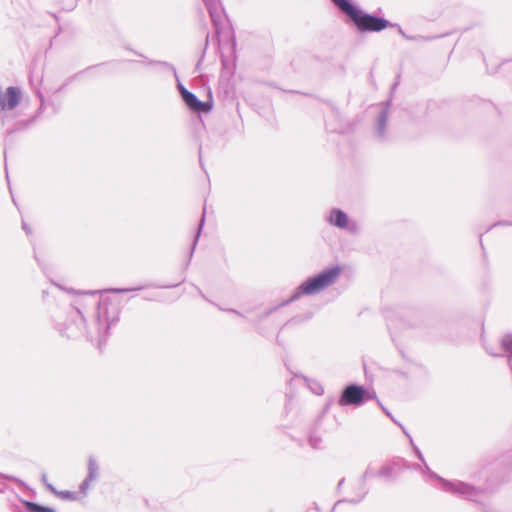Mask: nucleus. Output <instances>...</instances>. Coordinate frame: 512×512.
I'll list each match as a JSON object with an SVG mask.
<instances>
[{
    "label": "nucleus",
    "mask_w": 512,
    "mask_h": 512,
    "mask_svg": "<svg viewBox=\"0 0 512 512\" xmlns=\"http://www.w3.org/2000/svg\"><path fill=\"white\" fill-rule=\"evenodd\" d=\"M502 348L509 353L508 355V365L512 372V335H506L501 340Z\"/></svg>",
    "instance_id": "nucleus-15"
},
{
    "label": "nucleus",
    "mask_w": 512,
    "mask_h": 512,
    "mask_svg": "<svg viewBox=\"0 0 512 512\" xmlns=\"http://www.w3.org/2000/svg\"><path fill=\"white\" fill-rule=\"evenodd\" d=\"M182 99L185 105L193 112L208 113L212 109L211 102H204L199 100L194 93L188 91L187 89H183Z\"/></svg>",
    "instance_id": "nucleus-8"
},
{
    "label": "nucleus",
    "mask_w": 512,
    "mask_h": 512,
    "mask_svg": "<svg viewBox=\"0 0 512 512\" xmlns=\"http://www.w3.org/2000/svg\"><path fill=\"white\" fill-rule=\"evenodd\" d=\"M142 289V287H138V288H132V289H112L111 291L115 292V293H125V292H129V291H134V290H140Z\"/></svg>",
    "instance_id": "nucleus-24"
},
{
    "label": "nucleus",
    "mask_w": 512,
    "mask_h": 512,
    "mask_svg": "<svg viewBox=\"0 0 512 512\" xmlns=\"http://www.w3.org/2000/svg\"><path fill=\"white\" fill-rule=\"evenodd\" d=\"M22 503L28 512H55L53 508L42 506L35 502L23 500Z\"/></svg>",
    "instance_id": "nucleus-12"
},
{
    "label": "nucleus",
    "mask_w": 512,
    "mask_h": 512,
    "mask_svg": "<svg viewBox=\"0 0 512 512\" xmlns=\"http://www.w3.org/2000/svg\"><path fill=\"white\" fill-rule=\"evenodd\" d=\"M35 260L38 262L39 265H41V262L36 255H35Z\"/></svg>",
    "instance_id": "nucleus-32"
},
{
    "label": "nucleus",
    "mask_w": 512,
    "mask_h": 512,
    "mask_svg": "<svg viewBox=\"0 0 512 512\" xmlns=\"http://www.w3.org/2000/svg\"><path fill=\"white\" fill-rule=\"evenodd\" d=\"M203 2H204L205 5H209V6H211L213 4L212 3L213 0H203Z\"/></svg>",
    "instance_id": "nucleus-27"
},
{
    "label": "nucleus",
    "mask_w": 512,
    "mask_h": 512,
    "mask_svg": "<svg viewBox=\"0 0 512 512\" xmlns=\"http://www.w3.org/2000/svg\"><path fill=\"white\" fill-rule=\"evenodd\" d=\"M26 125L27 124L25 122L18 121V122L15 123V125L13 127L7 129V133L11 134V133H13V132H15L17 130L23 129V128L26 127Z\"/></svg>",
    "instance_id": "nucleus-22"
},
{
    "label": "nucleus",
    "mask_w": 512,
    "mask_h": 512,
    "mask_svg": "<svg viewBox=\"0 0 512 512\" xmlns=\"http://www.w3.org/2000/svg\"><path fill=\"white\" fill-rule=\"evenodd\" d=\"M91 482H93V480H88V478L86 477L83 482L80 484V487H79V492L81 494H83L84 496L87 494V491L90 487V484Z\"/></svg>",
    "instance_id": "nucleus-21"
},
{
    "label": "nucleus",
    "mask_w": 512,
    "mask_h": 512,
    "mask_svg": "<svg viewBox=\"0 0 512 512\" xmlns=\"http://www.w3.org/2000/svg\"><path fill=\"white\" fill-rule=\"evenodd\" d=\"M213 4L211 6L209 5H205L209 14H210V17H211V20L215 26V30H216V33L219 34L220 33V22H221V19H222V13H221V10L219 9L218 7V3H217V0H213L212 2Z\"/></svg>",
    "instance_id": "nucleus-11"
},
{
    "label": "nucleus",
    "mask_w": 512,
    "mask_h": 512,
    "mask_svg": "<svg viewBox=\"0 0 512 512\" xmlns=\"http://www.w3.org/2000/svg\"><path fill=\"white\" fill-rule=\"evenodd\" d=\"M394 25L396 26V24H394ZM397 27H398V32H399V34H400L403 38H405V39H407V40H425V41H428V40H433V39H435V38H436V37H434V36H432V37L409 36V35H407V34L402 30V28H401L400 26H398V25H397Z\"/></svg>",
    "instance_id": "nucleus-17"
},
{
    "label": "nucleus",
    "mask_w": 512,
    "mask_h": 512,
    "mask_svg": "<svg viewBox=\"0 0 512 512\" xmlns=\"http://www.w3.org/2000/svg\"><path fill=\"white\" fill-rule=\"evenodd\" d=\"M21 100V90L10 86L5 91L0 89V118L5 126L9 121V113L17 107Z\"/></svg>",
    "instance_id": "nucleus-6"
},
{
    "label": "nucleus",
    "mask_w": 512,
    "mask_h": 512,
    "mask_svg": "<svg viewBox=\"0 0 512 512\" xmlns=\"http://www.w3.org/2000/svg\"><path fill=\"white\" fill-rule=\"evenodd\" d=\"M42 480H43L44 482H46V474H43V475H42Z\"/></svg>",
    "instance_id": "nucleus-33"
},
{
    "label": "nucleus",
    "mask_w": 512,
    "mask_h": 512,
    "mask_svg": "<svg viewBox=\"0 0 512 512\" xmlns=\"http://www.w3.org/2000/svg\"><path fill=\"white\" fill-rule=\"evenodd\" d=\"M378 477L384 478V479H394L396 477V470L395 467L392 465H385L382 466L378 470Z\"/></svg>",
    "instance_id": "nucleus-16"
},
{
    "label": "nucleus",
    "mask_w": 512,
    "mask_h": 512,
    "mask_svg": "<svg viewBox=\"0 0 512 512\" xmlns=\"http://www.w3.org/2000/svg\"><path fill=\"white\" fill-rule=\"evenodd\" d=\"M338 9L344 13L355 25L358 31L380 32L395 25L388 20L364 12L350 0H331Z\"/></svg>",
    "instance_id": "nucleus-2"
},
{
    "label": "nucleus",
    "mask_w": 512,
    "mask_h": 512,
    "mask_svg": "<svg viewBox=\"0 0 512 512\" xmlns=\"http://www.w3.org/2000/svg\"><path fill=\"white\" fill-rule=\"evenodd\" d=\"M341 272L342 269L340 266H332L323 270L319 274L308 278L296 288L295 292L283 303V305L294 302L303 295H314L325 290L337 282Z\"/></svg>",
    "instance_id": "nucleus-3"
},
{
    "label": "nucleus",
    "mask_w": 512,
    "mask_h": 512,
    "mask_svg": "<svg viewBox=\"0 0 512 512\" xmlns=\"http://www.w3.org/2000/svg\"><path fill=\"white\" fill-rule=\"evenodd\" d=\"M382 409L386 413V415L390 416V413L385 408L382 407Z\"/></svg>",
    "instance_id": "nucleus-31"
},
{
    "label": "nucleus",
    "mask_w": 512,
    "mask_h": 512,
    "mask_svg": "<svg viewBox=\"0 0 512 512\" xmlns=\"http://www.w3.org/2000/svg\"><path fill=\"white\" fill-rule=\"evenodd\" d=\"M390 106V102H386L380 111L377 122H376V136L379 140H384L386 138V124L388 119V109Z\"/></svg>",
    "instance_id": "nucleus-10"
},
{
    "label": "nucleus",
    "mask_w": 512,
    "mask_h": 512,
    "mask_svg": "<svg viewBox=\"0 0 512 512\" xmlns=\"http://www.w3.org/2000/svg\"><path fill=\"white\" fill-rule=\"evenodd\" d=\"M376 397L375 394H371L366 388L357 384L347 385L338 400L340 406H361L367 400Z\"/></svg>",
    "instance_id": "nucleus-5"
},
{
    "label": "nucleus",
    "mask_w": 512,
    "mask_h": 512,
    "mask_svg": "<svg viewBox=\"0 0 512 512\" xmlns=\"http://www.w3.org/2000/svg\"><path fill=\"white\" fill-rule=\"evenodd\" d=\"M46 485H47V488L52 493H54L55 495H57L59 498H61L63 500L73 501V500L77 499V493H75V492H71L68 490L57 491L53 485H51V484H46Z\"/></svg>",
    "instance_id": "nucleus-14"
},
{
    "label": "nucleus",
    "mask_w": 512,
    "mask_h": 512,
    "mask_svg": "<svg viewBox=\"0 0 512 512\" xmlns=\"http://www.w3.org/2000/svg\"><path fill=\"white\" fill-rule=\"evenodd\" d=\"M327 221L330 225L339 229H345L352 234H357L360 230L359 224L354 220H350L348 215L338 208H333L330 211Z\"/></svg>",
    "instance_id": "nucleus-7"
},
{
    "label": "nucleus",
    "mask_w": 512,
    "mask_h": 512,
    "mask_svg": "<svg viewBox=\"0 0 512 512\" xmlns=\"http://www.w3.org/2000/svg\"><path fill=\"white\" fill-rule=\"evenodd\" d=\"M316 394H322L323 393V388L321 386H319V390H316L314 391Z\"/></svg>",
    "instance_id": "nucleus-28"
},
{
    "label": "nucleus",
    "mask_w": 512,
    "mask_h": 512,
    "mask_svg": "<svg viewBox=\"0 0 512 512\" xmlns=\"http://www.w3.org/2000/svg\"><path fill=\"white\" fill-rule=\"evenodd\" d=\"M183 89H186V88L182 84H179V91H180L181 95H182Z\"/></svg>",
    "instance_id": "nucleus-29"
},
{
    "label": "nucleus",
    "mask_w": 512,
    "mask_h": 512,
    "mask_svg": "<svg viewBox=\"0 0 512 512\" xmlns=\"http://www.w3.org/2000/svg\"><path fill=\"white\" fill-rule=\"evenodd\" d=\"M401 428H402L404 434L410 439V443L414 448L415 454L417 455L419 460H421V462L424 463L425 472H427L430 477L437 478L441 482L442 488L445 491L450 492L455 495H458V496H460L466 500H469V501H477V498L483 492L480 488H477L473 485H470V484L462 482V481H448V480H445V479L437 476L434 472H432L430 470L428 465L425 463L423 454L421 453L419 448L414 445L413 440H412L411 436L409 435V433L406 432L404 427L401 426Z\"/></svg>",
    "instance_id": "nucleus-4"
},
{
    "label": "nucleus",
    "mask_w": 512,
    "mask_h": 512,
    "mask_svg": "<svg viewBox=\"0 0 512 512\" xmlns=\"http://www.w3.org/2000/svg\"><path fill=\"white\" fill-rule=\"evenodd\" d=\"M98 476L99 466L97 460L93 456H90L88 459V474L86 477L88 478V480L95 481L98 478Z\"/></svg>",
    "instance_id": "nucleus-13"
},
{
    "label": "nucleus",
    "mask_w": 512,
    "mask_h": 512,
    "mask_svg": "<svg viewBox=\"0 0 512 512\" xmlns=\"http://www.w3.org/2000/svg\"><path fill=\"white\" fill-rule=\"evenodd\" d=\"M499 224H504V223L503 222H499ZM497 225H498V223H494L493 226H497Z\"/></svg>",
    "instance_id": "nucleus-34"
},
{
    "label": "nucleus",
    "mask_w": 512,
    "mask_h": 512,
    "mask_svg": "<svg viewBox=\"0 0 512 512\" xmlns=\"http://www.w3.org/2000/svg\"><path fill=\"white\" fill-rule=\"evenodd\" d=\"M343 483H344V479H341L338 483V487L340 488L341 486H343Z\"/></svg>",
    "instance_id": "nucleus-30"
},
{
    "label": "nucleus",
    "mask_w": 512,
    "mask_h": 512,
    "mask_svg": "<svg viewBox=\"0 0 512 512\" xmlns=\"http://www.w3.org/2000/svg\"><path fill=\"white\" fill-rule=\"evenodd\" d=\"M228 311H229V312H231V313H234V314H236V315H238V316H242V314H241L239 311H237V310L230 309V310H228Z\"/></svg>",
    "instance_id": "nucleus-26"
},
{
    "label": "nucleus",
    "mask_w": 512,
    "mask_h": 512,
    "mask_svg": "<svg viewBox=\"0 0 512 512\" xmlns=\"http://www.w3.org/2000/svg\"><path fill=\"white\" fill-rule=\"evenodd\" d=\"M22 228L27 235H30L32 233L31 228L24 221L22 222Z\"/></svg>",
    "instance_id": "nucleus-25"
},
{
    "label": "nucleus",
    "mask_w": 512,
    "mask_h": 512,
    "mask_svg": "<svg viewBox=\"0 0 512 512\" xmlns=\"http://www.w3.org/2000/svg\"><path fill=\"white\" fill-rule=\"evenodd\" d=\"M377 474L378 471H375L371 466H368V468L365 470V472L359 479L357 496L343 500V502H349L352 504L360 503L368 494V489L366 488V480L372 477H378Z\"/></svg>",
    "instance_id": "nucleus-9"
},
{
    "label": "nucleus",
    "mask_w": 512,
    "mask_h": 512,
    "mask_svg": "<svg viewBox=\"0 0 512 512\" xmlns=\"http://www.w3.org/2000/svg\"><path fill=\"white\" fill-rule=\"evenodd\" d=\"M97 309L96 334L86 330L83 312L78 307L71 308L69 319L64 323L61 332H64L69 338H76L85 334L91 341L97 340L99 346H101L109 335L110 328L118 321V311L113 306L110 313L108 303L104 301L98 302Z\"/></svg>",
    "instance_id": "nucleus-1"
},
{
    "label": "nucleus",
    "mask_w": 512,
    "mask_h": 512,
    "mask_svg": "<svg viewBox=\"0 0 512 512\" xmlns=\"http://www.w3.org/2000/svg\"><path fill=\"white\" fill-rule=\"evenodd\" d=\"M5 479H11L13 481H18L15 477L5 476L3 474H0V492H3L6 489Z\"/></svg>",
    "instance_id": "nucleus-23"
},
{
    "label": "nucleus",
    "mask_w": 512,
    "mask_h": 512,
    "mask_svg": "<svg viewBox=\"0 0 512 512\" xmlns=\"http://www.w3.org/2000/svg\"><path fill=\"white\" fill-rule=\"evenodd\" d=\"M204 221H205V210L203 211V215H202V218H201L200 223H199L198 231H197V234H196V236L194 238V241H193V245H192V249L190 251L189 259H191L192 255H193V252H194V249L196 247V244H197L200 232H201V230L203 228V225H204Z\"/></svg>",
    "instance_id": "nucleus-19"
},
{
    "label": "nucleus",
    "mask_w": 512,
    "mask_h": 512,
    "mask_svg": "<svg viewBox=\"0 0 512 512\" xmlns=\"http://www.w3.org/2000/svg\"><path fill=\"white\" fill-rule=\"evenodd\" d=\"M309 444L313 449H320L322 447V438L319 435L312 433L309 436Z\"/></svg>",
    "instance_id": "nucleus-18"
},
{
    "label": "nucleus",
    "mask_w": 512,
    "mask_h": 512,
    "mask_svg": "<svg viewBox=\"0 0 512 512\" xmlns=\"http://www.w3.org/2000/svg\"><path fill=\"white\" fill-rule=\"evenodd\" d=\"M482 343H483L484 349L486 350V352L489 355H491L493 357H500L501 356V354L493 346L488 344L483 337H482Z\"/></svg>",
    "instance_id": "nucleus-20"
}]
</instances>
